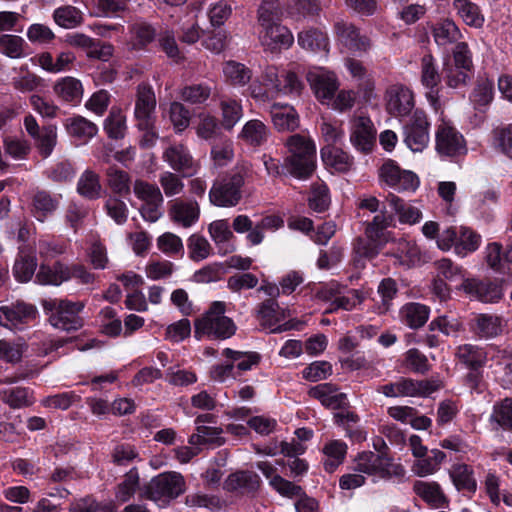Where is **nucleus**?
I'll list each match as a JSON object with an SVG mask.
<instances>
[{
  "instance_id": "obj_46",
  "label": "nucleus",
  "mask_w": 512,
  "mask_h": 512,
  "mask_svg": "<svg viewBox=\"0 0 512 512\" xmlns=\"http://www.w3.org/2000/svg\"><path fill=\"white\" fill-rule=\"evenodd\" d=\"M449 475L457 490H476V479L472 469L467 464H454L449 471Z\"/></svg>"
},
{
  "instance_id": "obj_50",
  "label": "nucleus",
  "mask_w": 512,
  "mask_h": 512,
  "mask_svg": "<svg viewBox=\"0 0 512 512\" xmlns=\"http://www.w3.org/2000/svg\"><path fill=\"white\" fill-rule=\"evenodd\" d=\"M130 32V46L133 50L142 49L155 38V29L150 24L143 21L132 24Z\"/></svg>"
},
{
  "instance_id": "obj_63",
  "label": "nucleus",
  "mask_w": 512,
  "mask_h": 512,
  "mask_svg": "<svg viewBox=\"0 0 512 512\" xmlns=\"http://www.w3.org/2000/svg\"><path fill=\"white\" fill-rule=\"evenodd\" d=\"M25 41L22 37L3 34L0 37V53L10 58H21L25 55Z\"/></svg>"
},
{
  "instance_id": "obj_14",
  "label": "nucleus",
  "mask_w": 512,
  "mask_h": 512,
  "mask_svg": "<svg viewBox=\"0 0 512 512\" xmlns=\"http://www.w3.org/2000/svg\"><path fill=\"white\" fill-rule=\"evenodd\" d=\"M436 387L429 381H414L401 378L396 382L380 386L377 391L386 397H417L428 396Z\"/></svg>"
},
{
  "instance_id": "obj_11",
  "label": "nucleus",
  "mask_w": 512,
  "mask_h": 512,
  "mask_svg": "<svg viewBox=\"0 0 512 512\" xmlns=\"http://www.w3.org/2000/svg\"><path fill=\"white\" fill-rule=\"evenodd\" d=\"M399 468V466L393 465L386 456L371 451L363 452L355 459L356 471L379 479L390 477Z\"/></svg>"
},
{
  "instance_id": "obj_64",
  "label": "nucleus",
  "mask_w": 512,
  "mask_h": 512,
  "mask_svg": "<svg viewBox=\"0 0 512 512\" xmlns=\"http://www.w3.org/2000/svg\"><path fill=\"white\" fill-rule=\"evenodd\" d=\"M281 8L276 0L264 1L258 9V23L262 28L280 22Z\"/></svg>"
},
{
  "instance_id": "obj_4",
  "label": "nucleus",
  "mask_w": 512,
  "mask_h": 512,
  "mask_svg": "<svg viewBox=\"0 0 512 512\" xmlns=\"http://www.w3.org/2000/svg\"><path fill=\"white\" fill-rule=\"evenodd\" d=\"M481 240V235L469 227H449L440 233L437 247L444 252L453 249L457 256L464 258L480 247Z\"/></svg>"
},
{
  "instance_id": "obj_24",
  "label": "nucleus",
  "mask_w": 512,
  "mask_h": 512,
  "mask_svg": "<svg viewBox=\"0 0 512 512\" xmlns=\"http://www.w3.org/2000/svg\"><path fill=\"white\" fill-rule=\"evenodd\" d=\"M485 259L492 270L503 275L501 281H506L512 276V245L502 253L498 243L488 244L485 249Z\"/></svg>"
},
{
  "instance_id": "obj_7",
  "label": "nucleus",
  "mask_w": 512,
  "mask_h": 512,
  "mask_svg": "<svg viewBox=\"0 0 512 512\" xmlns=\"http://www.w3.org/2000/svg\"><path fill=\"white\" fill-rule=\"evenodd\" d=\"M377 130L365 114L354 115L349 122V140L356 151L369 154L376 143Z\"/></svg>"
},
{
  "instance_id": "obj_9",
  "label": "nucleus",
  "mask_w": 512,
  "mask_h": 512,
  "mask_svg": "<svg viewBox=\"0 0 512 512\" xmlns=\"http://www.w3.org/2000/svg\"><path fill=\"white\" fill-rule=\"evenodd\" d=\"M429 123L422 110H415L404 126V143L412 152H422L429 143Z\"/></svg>"
},
{
  "instance_id": "obj_19",
  "label": "nucleus",
  "mask_w": 512,
  "mask_h": 512,
  "mask_svg": "<svg viewBox=\"0 0 512 512\" xmlns=\"http://www.w3.org/2000/svg\"><path fill=\"white\" fill-rule=\"evenodd\" d=\"M259 40L266 51L277 53L293 45L294 35L288 27L278 22L262 28L259 31Z\"/></svg>"
},
{
  "instance_id": "obj_33",
  "label": "nucleus",
  "mask_w": 512,
  "mask_h": 512,
  "mask_svg": "<svg viewBox=\"0 0 512 512\" xmlns=\"http://www.w3.org/2000/svg\"><path fill=\"white\" fill-rule=\"evenodd\" d=\"M309 395L318 399L322 405L338 409L346 405V395L329 383L317 385L309 390Z\"/></svg>"
},
{
  "instance_id": "obj_44",
  "label": "nucleus",
  "mask_w": 512,
  "mask_h": 512,
  "mask_svg": "<svg viewBox=\"0 0 512 512\" xmlns=\"http://www.w3.org/2000/svg\"><path fill=\"white\" fill-rule=\"evenodd\" d=\"M321 158L325 165L338 172L347 171L353 164V158L347 152L332 146L321 149Z\"/></svg>"
},
{
  "instance_id": "obj_57",
  "label": "nucleus",
  "mask_w": 512,
  "mask_h": 512,
  "mask_svg": "<svg viewBox=\"0 0 512 512\" xmlns=\"http://www.w3.org/2000/svg\"><path fill=\"white\" fill-rule=\"evenodd\" d=\"M443 72L447 86L453 89L466 86L471 78V71L453 66L451 61L444 63Z\"/></svg>"
},
{
  "instance_id": "obj_62",
  "label": "nucleus",
  "mask_w": 512,
  "mask_h": 512,
  "mask_svg": "<svg viewBox=\"0 0 512 512\" xmlns=\"http://www.w3.org/2000/svg\"><path fill=\"white\" fill-rule=\"evenodd\" d=\"M157 248L168 256H183L184 245L182 239L174 233L165 232L156 240Z\"/></svg>"
},
{
  "instance_id": "obj_49",
  "label": "nucleus",
  "mask_w": 512,
  "mask_h": 512,
  "mask_svg": "<svg viewBox=\"0 0 512 512\" xmlns=\"http://www.w3.org/2000/svg\"><path fill=\"white\" fill-rule=\"evenodd\" d=\"M223 74L226 81L234 86H244L252 77V72L248 67L234 60L224 63Z\"/></svg>"
},
{
  "instance_id": "obj_56",
  "label": "nucleus",
  "mask_w": 512,
  "mask_h": 512,
  "mask_svg": "<svg viewBox=\"0 0 512 512\" xmlns=\"http://www.w3.org/2000/svg\"><path fill=\"white\" fill-rule=\"evenodd\" d=\"M34 140L39 153L44 158L49 157L57 144L56 125L50 124L43 126L41 129V133L38 134V137H35Z\"/></svg>"
},
{
  "instance_id": "obj_53",
  "label": "nucleus",
  "mask_w": 512,
  "mask_h": 512,
  "mask_svg": "<svg viewBox=\"0 0 512 512\" xmlns=\"http://www.w3.org/2000/svg\"><path fill=\"white\" fill-rule=\"evenodd\" d=\"M475 331L483 338H492L502 332L501 320L498 316L480 314L475 317Z\"/></svg>"
},
{
  "instance_id": "obj_38",
  "label": "nucleus",
  "mask_w": 512,
  "mask_h": 512,
  "mask_svg": "<svg viewBox=\"0 0 512 512\" xmlns=\"http://www.w3.org/2000/svg\"><path fill=\"white\" fill-rule=\"evenodd\" d=\"M35 279L41 285L58 286L70 279L69 267L59 262L52 266L42 263Z\"/></svg>"
},
{
  "instance_id": "obj_30",
  "label": "nucleus",
  "mask_w": 512,
  "mask_h": 512,
  "mask_svg": "<svg viewBox=\"0 0 512 512\" xmlns=\"http://www.w3.org/2000/svg\"><path fill=\"white\" fill-rule=\"evenodd\" d=\"M452 7L456 15L469 27L480 29L484 26L485 16L481 8L471 0H453Z\"/></svg>"
},
{
  "instance_id": "obj_32",
  "label": "nucleus",
  "mask_w": 512,
  "mask_h": 512,
  "mask_svg": "<svg viewBox=\"0 0 512 512\" xmlns=\"http://www.w3.org/2000/svg\"><path fill=\"white\" fill-rule=\"evenodd\" d=\"M53 92L63 102L78 104L83 97V86L80 80L66 76L55 82Z\"/></svg>"
},
{
  "instance_id": "obj_16",
  "label": "nucleus",
  "mask_w": 512,
  "mask_h": 512,
  "mask_svg": "<svg viewBox=\"0 0 512 512\" xmlns=\"http://www.w3.org/2000/svg\"><path fill=\"white\" fill-rule=\"evenodd\" d=\"M243 183V176L235 174L229 180L214 184L209 192L210 202L219 207L235 206L241 198L240 188Z\"/></svg>"
},
{
  "instance_id": "obj_21",
  "label": "nucleus",
  "mask_w": 512,
  "mask_h": 512,
  "mask_svg": "<svg viewBox=\"0 0 512 512\" xmlns=\"http://www.w3.org/2000/svg\"><path fill=\"white\" fill-rule=\"evenodd\" d=\"M436 149L446 156H454L465 151L463 136L447 121H442L436 132Z\"/></svg>"
},
{
  "instance_id": "obj_59",
  "label": "nucleus",
  "mask_w": 512,
  "mask_h": 512,
  "mask_svg": "<svg viewBox=\"0 0 512 512\" xmlns=\"http://www.w3.org/2000/svg\"><path fill=\"white\" fill-rule=\"evenodd\" d=\"M0 398L12 408H21L32 404V395L27 388L15 387L0 391Z\"/></svg>"
},
{
  "instance_id": "obj_10",
  "label": "nucleus",
  "mask_w": 512,
  "mask_h": 512,
  "mask_svg": "<svg viewBox=\"0 0 512 512\" xmlns=\"http://www.w3.org/2000/svg\"><path fill=\"white\" fill-rule=\"evenodd\" d=\"M385 107L394 117H406L415 107L412 90L402 84L389 86L384 95Z\"/></svg>"
},
{
  "instance_id": "obj_23",
  "label": "nucleus",
  "mask_w": 512,
  "mask_h": 512,
  "mask_svg": "<svg viewBox=\"0 0 512 512\" xmlns=\"http://www.w3.org/2000/svg\"><path fill=\"white\" fill-rule=\"evenodd\" d=\"M317 297L324 301H331V307L327 309L329 313L338 309L352 310L363 301V297L358 290H350L346 295H337L334 285L322 287L317 292Z\"/></svg>"
},
{
  "instance_id": "obj_5",
  "label": "nucleus",
  "mask_w": 512,
  "mask_h": 512,
  "mask_svg": "<svg viewBox=\"0 0 512 512\" xmlns=\"http://www.w3.org/2000/svg\"><path fill=\"white\" fill-rule=\"evenodd\" d=\"M184 491V477L178 472H168L162 473L150 481L146 495L159 507H164Z\"/></svg>"
},
{
  "instance_id": "obj_31",
  "label": "nucleus",
  "mask_w": 512,
  "mask_h": 512,
  "mask_svg": "<svg viewBox=\"0 0 512 512\" xmlns=\"http://www.w3.org/2000/svg\"><path fill=\"white\" fill-rule=\"evenodd\" d=\"M269 136L270 129L264 122L251 119L243 125L238 139L249 146L258 147L266 143Z\"/></svg>"
},
{
  "instance_id": "obj_13",
  "label": "nucleus",
  "mask_w": 512,
  "mask_h": 512,
  "mask_svg": "<svg viewBox=\"0 0 512 512\" xmlns=\"http://www.w3.org/2000/svg\"><path fill=\"white\" fill-rule=\"evenodd\" d=\"M37 310L33 305L16 302L0 307V325L9 330H23L36 318Z\"/></svg>"
},
{
  "instance_id": "obj_12",
  "label": "nucleus",
  "mask_w": 512,
  "mask_h": 512,
  "mask_svg": "<svg viewBox=\"0 0 512 512\" xmlns=\"http://www.w3.org/2000/svg\"><path fill=\"white\" fill-rule=\"evenodd\" d=\"M456 356L459 361L464 363L467 367L477 370L486 363L488 357H490L491 360H495L498 365H502L504 363L503 360L507 356V352L494 347H489L487 350H484L472 344H464L458 347Z\"/></svg>"
},
{
  "instance_id": "obj_26",
  "label": "nucleus",
  "mask_w": 512,
  "mask_h": 512,
  "mask_svg": "<svg viewBox=\"0 0 512 512\" xmlns=\"http://www.w3.org/2000/svg\"><path fill=\"white\" fill-rule=\"evenodd\" d=\"M269 112L278 131H294L299 127V115L292 105L275 102L270 106Z\"/></svg>"
},
{
  "instance_id": "obj_8",
  "label": "nucleus",
  "mask_w": 512,
  "mask_h": 512,
  "mask_svg": "<svg viewBox=\"0 0 512 512\" xmlns=\"http://www.w3.org/2000/svg\"><path fill=\"white\" fill-rule=\"evenodd\" d=\"M333 34L337 44L356 54L367 52L371 47V40L362 34L352 22L338 19L333 25Z\"/></svg>"
},
{
  "instance_id": "obj_39",
  "label": "nucleus",
  "mask_w": 512,
  "mask_h": 512,
  "mask_svg": "<svg viewBox=\"0 0 512 512\" xmlns=\"http://www.w3.org/2000/svg\"><path fill=\"white\" fill-rule=\"evenodd\" d=\"M393 255L401 264L407 266L420 264L425 261V254L421 251L420 247L414 241L407 239H399L396 242Z\"/></svg>"
},
{
  "instance_id": "obj_55",
  "label": "nucleus",
  "mask_w": 512,
  "mask_h": 512,
  "mask_svg": "<svg viewBox=\"0 0 512 512\" xmlns=\"http://www.w3.org/2000/svg\"><path fill=\"white\" fill-rule=\"evenodd\" d=\"M222 114V126L231 130L242 118L243 109L240 101L235 99H223L220 102Z\"/></svg>"
},
{
  "instance_id": "obj_47",
  "label": "nucleus",
  "mask_w": 512,
  "mask_h": 512,
  "mask_svg": "<svg viewBox=\"0 0 512 512\" xmlns=\"http://www.w3.org/2000/svg\"><path fill=\"white\" fill-rule=\"evenodd\" d=\"M36 267L37 260L35 256L21 250L13 266V274L17 281L26 283L34 276Z\"/></svg>"
},
{
  "instance_id": "obj_34",
  "label": "nucleus",
  "mask_w": 512,
  "mask_h": 512,
  "mask_svg": "<svg viewBox=\"0 0 512 512\" xmlns=\"http://www.w3.org/2000/svg\"><path fill=\"white\" fill-rule=\"evenodd\" d=\"M386 202L395 212L400 223L414 225L422 219V212L418 207L405 203L395 194H388Z\"/></svg>"
},
{
  "instance_id": "obj_54",
  "label": "nucleus",
  "mask_w": 512,
  "mask_h": 512,
  "mask_svg": "<svg viewBox=\"0 0 512 512\" xmlns=\"http://www.w3.org/2000/svg\"><path fill=\"white\" fill-rule=\"evenodd\" d=\"M222 429L218 427L198 426L196 433L189 438V444L192 446L201 445H221L223 438L221 437Z\"/></svg>"
},
{
  "instance_id": "obj_36",
  "label": "nucleus",
  "mask_w": 512,
  "mask_h": 512,
  "mask_svg": "<svg viewBox=\"0 0 512 512\" xmlns=\"http://www.w3.org/2000/svg\"><path fill=\"white\" fill-rule=\"evenodd\" d=\"M260 484L259 476L254 472L241 471L231 474L224 482V489L230 492L248 493L255 491Z\"/></svg>"
},
{
  "instance_id": "obj_37",
  "label": "nucleus",
  "mask_w": 512,
  "mask_h": 512,
  "mask_svg": "<svg viewBox=\"0 0 512 512\" xmlns=\"http://www.w3.org/2000/svg\"><path fill=\"white\" fill-rule=\"evenodd\" d=\"M297 42L302 49L311 53L329 51V39L324 32L318 29L310 28L299 32Z\"/></svg>"
},
{
  "instance_id": "obj_40",
  "label": "nucleus",
  "mask_w": 512,
  "mask_h": 512,
  "mask_svg": "<svg viewBox=\"0 0 512 512\" xmlns=\"http://www.w3.org/2000/svg\"><path fill=\"white\" fill-rule=\"evenodd\" d=\"M401 321L412 329L422 327L428 320L430 309L421 303H407L400 309Z\"/></svg>"
},
{
  "instance_id": "obj_28",
  "label": "nucleus",
  "mask_w": 512,
  "mask_h": 512,
  "mask_svg": "<svg viewBox=\"0 0 512 512\" xmlns=\"http://www.w3.org/2000/svg\"><path fill=\"white\" fill-rule=\"evenodd\" d=\"M208 232L219 254L227 255L235 250V245L232 242L234 235L227 220L220 219L213 221L208 227Z\"/></svg>"
},
{
  "instance_id": "obj_1",
  "label": "nucleus",
  "mask_w": 512,
  "mask_h": 512,
  "mask_svg": "<svg viewBox=\"0 0 512 512\" xmlns=\"http://www.w3.org/2000/svg\"><path fill=\"white\" fill-rule=\"evenodd\" d=\"M303 88V82L293 70L268 66L251 84L250 93L255 100L266 102L270 97L299 96Z\"/></svg>"
},
{
  "instance_id": "obj_48",
  "label": "nucleus",
  "mask_w": 512,
  "mask_h": 512,
  "mask_svg": "<svg viewBox=\"0 0 512 512\" xmlns=\"http://www.w3.org/2000/svg\"><path fill=\"white\" fill-rule=\"evenodd\" d=\"M392 222L393 217L387 214L384 208L380 210V213L375 215L372 221L367 225L366 235L368 239L379 242H381L382 239L388 241V234L385 230L391 226Z\"/></svg>"
},
{
  "instance_id": "obj_52",
  "label": "nucleus",
  "mask_w": 512,
  "mask_h": 512,
  "mask_svg": "<svg viewBox=\"0 0 512 512\" xmlns=\"http://www.w3.org/2000/svg\"><path fill=\"white\" fill-rule=\"evenodd\" d=\"M101 190L99 176L92 170H85L78 180V193L88 199H97L101 196Z\"/></svg>"
},
{
  "instance_id": "obj_42",
  "label": "nucleus",
  "mask_w": 512,
  "mask_h": 512,
  "mask_svg": "<svg viewBox=\"0 0 512 512\" xmlns=\"http://www.w3.org/2000/svg\"><path fill=\"white\" fill-rule=\"evenodd\" d=\"M164 159L174 170L183 171L186 175L193 172V159L181 144L169 147L164 153Z\"/></svg>"
},
{
  "instance_id": "obj_29",
  "label": "nucleus",
  "mask_w": 512,
  "mask_h": 512,
  "mask_svg": "<svg viewBox=\"0 0 512 512\" xmlns=\"http://www.w3.org/2000/svg\"><path fill=\"white\" fill-rule=\"evenodd\" d=\"M199 213L196 201L177 200L171 205L169 216L175 223L187 228L197 222Z\"/></svg>"
},
{
  "instance_id": "obj_61",
  "label": "nucleus",
  "mask_w": 512,
  "mask_h": 512,
  "mask_svg": "<svg viewBox=\"0 0 512 512\" xmlns=\"http://www.w3.org/2000/svg\"><path fill=\"white\" fill-rule=\"evenodd\" d=\"M494 97V82L488 78H479L471 94V101L477 107H485Z\"/></svg>"
},
{
  "instance_id": "obj_6",
  "label": "nucleus",
  "mask_w": 512,
  "mask_h": 512,
  "mask_svg": "<svg viewBox=\"0 0 512 512\" xmlns=\"http://www.w3.org/2000/svg\"><path fill=\"white\" fill-rule=\"evenodd\" d=\"M379 181L398 192L415 191L419 186L418 176L410 170L402 169L392 159L386 160L379 169Z\"/></svg>"
},
{
  "instance_id": "obj_3",
  "label": "nucleus",
  "mask_w": 512,
  "mask_h": 512,
  "mask_svg": "<svg viewBox=\"0 0 512 512\" xmlns=\"http://www.w3.org/2000/svg\"><path fill=\"white\" fill-rule=\"evenodd\" d=\"M226 304L215 301L207 312L195 323L196 335H207L218 339H227L235 334L236 326L231 318L225 316Z\"/></svg>"
},
{
  "instance_id": "obj_60",
  "label": "nucleus",
  "mask_w": 512,
  "mask_h": 512,
  "mask_svg": "<svg viewBox=\"0 0 512 512\" xmlns=\"http://www.w3.org/2000/svg\"><path fill=\"white\" fill-rule=\"evenodd\" d=\"M58 206V202L46 192H38L33 199V214L35 218L43 222Z\"/></svg>"
},
{
  "instance_id": "obj_51",
  "label": "nucleus",
  "mask_w": 512,
  "mask_h": 512,
  "mask_svg": "<svg viewBox=\"0 0 512 512\" xmlns=\"http://www.w3.org/2000/svg\"><path fill=\"white\" fill-rule=\"evenodd\" d=\"M54 22L64 28L72 29L83 22V13L74 6H61L53 12Z\"/></svg>"
},
{
  "instance_id": "obj_27",
  "label": "nucleus",
  "mask_w": 512,
  "mask_h": 512,
  "mask_svg": "<svg viewBox=\"0 0 512 512\" xmlns=\"http://www.w3.org/2000/svg\"><path fill=\"white\" fill-rule=\"evenodd\" d=\"M347 444L338 439H331L321 448L322 465L326 472L333 473L344 462L347 454Z\"/></svg>"
},
{
  "instance_id": "obj_25",
  "label": "nucleus",
  "mask_w": 512,
  "mask_h": 512,
  "mask_svg": "<svg viewBox=\"0 0 512 512\" xmlns=\"http://www.w3.org/2000/svg\"><path fill=\"white\" fill-rule=\"evenodd\" d=\"M257 468L269 480L270 486L280 495L290 498L301 495V487L282 478L277 473V468L272 463L268 461H262L257 464Z\"/></svg>"
},
{
  "instance_id": "obj_43",
  "label": "nucleus",
  "mask_w": 512,
  "mask_h": 512,
  "mask_svg": "<svg viewBox=\"0 0 512 512\" xmlns=\"http://www.w3.org/2000/svg\"><path fill=\"white\" fill-rule=\"evenodd\" d=\"M413 489L427 504L439 508L447 502L441 487L436 482L416 481Z\"/></svg>"
},
{
  "instance_id": "obj_35",
  "label": "nucleus",
  "mask_w": 512,
  "mask_h": 512,
  "mask_svg": "<svg viewBox=\"0 0 512 512\" xmlns=\"http://www.w3.org/2000/svg\"><path fill=\"white\" fill-rule=\"evenodd\" d=\"M434 41L438 46H448L458 43L462 38L457 24L449 18L441 19L432 26Z\"/></svg>"
},
{
  "instance_id": "obj_2",
  "label": "nucleus",
  "mask_w": 512,
  "mask_h": 512,
  "mask_svg": "<svg viewBox=\"0 0 512 512\" xmlns=\"http://www.w3.org/2000/svg\"><path fill=\"white\" fill-rule=\"evenodd\" d=\"M287 156L284 166L298 179L309 178L316 169V145L314 141L301 134H294L285 142Z\"/></svg>"
},
{
  "instance_id": "obj_58",
  "label": "nucleus",
  "mask_w": 512,
  "mask_h": 512,
  "mask_svg": "<svg viewBox=\"0 0 512 512\" xmlns=\"http://www.w3.org/2000/svg\"><path fill=\"white\" fill-rule=\"evenodd\" d=\"M222 355L231 360L234 368L237 367L240 371L251 370L260 360V356L255 352H241L230 348L224 349Z\"/></svg>"
},
{
  "instance_id": "obj_17",
  "label": "nucleus",
  "mask_w": 512,
  "mask_h": 512,
  "mask_svg": "<svg viewBox=\"0 0 512 512\" xmlns=\"http://www.w3.org/2000/svg\"><path fill=\"white\" fill-rule=\"evenodd\" d=\"M156 97L153 89L141 84L137 88L134 115L138 128L153 127L155 124Z\"/></svg>"
},
{
  "instance_id": "obj_18",
  "label": "nucleus",
  "mask_w": 512,
  "mask_h": 512,
  "mask_svg": "<svg viewBox=\"0 0 512 512\" xmlns=\"http://www.w3.org/2000/svg\"><path fill=\"white\" fill-rule=\"evenodd\" d=\"M306 78L316 97L322 103H326L327 100H332V96H334L339 87L336 75L323 67L310 69Z\"/></svg>"
},
{
  "instance_id": "obj_20",
  "label": "nucleus",
  "mask_w": 512,
  "mask_h": 512,
  "mask_svg": "<svg viewBox=\"0 0 512 512\" xmlns=\"http://www.w3.org/2000/svg\"><path fill=\"white\" fill-rule=\"evenodd\" d=\"M84 305L81 302H70L61 300L55 312L50 317V323L57 329L64 331L77 330L82 326L79 317Z\"/></svg>"
},
{
  "instance_id": "obj_15",
  "label": "nucleus",
  "mask_w": 512,
  "mask_h": 512,
  "mask_svg": "<svg viewBox=\"0 0 512 512\" xmlns=\"http://www.w3.org/2000/svg\"><path fill=\"white\" fill-rule=\"evenodd\" d=\"M420 81L425 88V96L430 105L438 110L439 102V85L441 83V75L439 73L436 60L431 54H426L421 59Z\"/></svg>"
},
{
  "instance_id": "obj_41",
  "label": "nucleus",
  "mask_w": 512,
  "mask_h": 512,
  "mask_svg": "<svg viewBox=\"0 0 512 512\" xmlns=\"http://www.w3.org/2000/svg\"><path fill=\"white\" fill-rule=\"evenodd\" d=\"M63 126L68 135L87 141L97 134V126L82 116L66 118Z\"/></svg>"
},
{
  "instance_id": "obj_45",
  "label": "nucleus",
  "mask_w": 512,
  "mask_h": 512,
  "mask_svg": "<svg viewBox=\"0 0 512 512\" xmlns=\"http://www.w3.org/2000/svg\"><path fill=\"white\" fill-rule=\"evenodd\" d=\"M446 455L444 452L438 449L430 451L429 456H421L417 458L413 464L412 471L420 477H425L435 473L440 464L445 460Z\"/></svg>"
},
{
  "instance_id": "obj_22",
  "label": "nucleus",
  "mask_w": 512,
  "mask_h": 512,
  "mask_svg": "<svg viewBox=\"0 0 512 512\" xmlns=\"http://www.w3.org/2000/svg\"><path fill=\"white\" fill-rule=\"evenodd\" d=\"M470 298L485 303L499 301L503 296L500 285L475 278L464 279L459 287Z\"/></svg>"
}]
</instances>
